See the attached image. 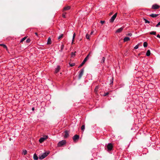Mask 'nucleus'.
Segmentation results:
<instances>
[{"mask_svg":"<svg viewBox=\"0 0 160 160\" xmlns=\"http://www.w3.org/2000/svg\"><path fill=\"white\" fill-rule=\"evenodd\" d=\"M92 52H89V53L87 57L84 59V60L81 64L79 65V67H80L82 66V65L85 63V62H86V61L88 60L89 58V56L91 54H92Z\"/></svg>","mask_w":160,"mask_h":160,"instance_id":"obj_1","label":"nucleus"},{"mask_svg":"<svg viewBox=\"0 0 160 160\" xmlns=\"http://www.w3.org/2000/svg\"><path fill=\"white\" fill-rule=\"evenodd\" d=\"M66 143V141L65 140H62L59 141L58 144V146L59 147H61L65 144Z\"/></svg>","mask_w":160,"mask_h":160,"instance_id":"obj_2","label":"nucleus"},{"mask_svg":"<svg viewBox=\"0 0 160 160\" xmlns=\"http://www.w3.org/2000/svg\"><path fill=\"white\" fill-rule=\"evenodd\" d=\"M48 153L45 152L39 157V159L42 160L45 158L48 154Z\"/></svg>","mask_w":160,"mask_h":160,"instance_id":"obj_3","label":"nucleus"},{"mask_svg":"<svg viewBox=\"0 0 160 160\" xmlns=\"http://www.w3.org/2000/svg\"><path fill=\"white\" fill-rule=\"evenodd\" d=\"M84 69L82 68L81 69L79 72V76H78V78L79 79H80L82 77V76L83 72H84Z\"/></svg>","mask_w":160,"mask_h":160,"instance_id":"obj_4","label":"nucleus"},{"mask_svg":"<svg viewBox=\"0 0 160 160\" xmlns=\"http://www.w3.org/2000/svg\"><path fill=\"white\" fill-rule=\"evenodd\" d=\"M117 15V13H115L113 16H112L109 20L110 22H112L115 19Z\"/></svg>","mask_w":160,"mask_h":160,"instance_id":"obj_5","label":"nucleus"},{"mask_svg":"<svg viewBox=\"0 0 160 160\" xmlns=\"http://www.w3.org/2000/svg\"><path fill=\"white\" fill-rule=\"evenodd\" d=\"M113 146L111 143H109L107 146L108 150V151H111L112 148Z\"/></svg>","mask_w":160,"mask_h":160,"instance_id":"obj_6","label":"nucleus"},{"mask_svg":"<svg viewBox=\"0 0 160 160\" xmlns=\"http://www.w3.org/2000/svg\"><path fill=\"white\" fill-rule=\"evenodd\" d=\"M160 8V6L158 5L157 4H154L152 5V9H158Z\"/></svg>","mask_w":160,"mask_h":160,"instance_id":"obj_7","label":"nucleus"},{"mask_svg":"<svg viewBox=\"0 0 160 160\" xmlns=\"http://www.w3.org/2000/svg\"><path fill=\"white\" fill-rule=\"evenodd\" d=\"M79 138V136L77 134L75 135L72 138L73 139L74 141L78 139Z\"/></svg>","mask_w":160,"mask_h":160,"instance_id":"obj_8","label":"nucleus"},{"mask_svg":"<svg viewBox=\"0 0 160 160\" xmlns=\"http://www.w3.org/2000/svg\"><path fill=\"white\" fill-rule=\"evenodd\" d=\"M60 67L59 66H58L55 69V73H57L60 70Z\"/></svg>","mask_w":160,"mask_h":160,"instance_id":"obj_9","label":"nucleus"},{"mask_svg":"<svg viewBox=\"0 0 160 160\" xmlns=\"http://www.w3.org/2000/svg\"><path fill=\"white\" fill-rule=\"evenodd\" d=\"M69 136V134L67 131H65V134L64 135V138H66Z\"/></svg>","mask_w":160,"mask_h":160,"instance_id":"obj_10","label":"nucleus"},{"mask_svg":"<svg viewBox=\"0 0 160 160\" xmlns=\"http://www.w3.org/2000/svg\"><path fill=\"white\" fill-rule=\"evenodd\" d=\"M130 38L128 37H125L123 39L124 42H126L130 40Z\"/></svg>","mask_w":160,"mask_h":160,"instance_id":"obj_11","label":"nucleus"},{"mask_svg":"<svg viewBox=\"0 0 160 160\" xmlns=\"http://www.w3.org/2000/svg\"><path fill=\"white\" fill-rule=\"evenodd\" d=\"M123 29V28L122 27L118 28L116 31V32L119 33L121 32L122 30Z\"/></svg>","mask_w":160,"mask_h":160,"instance_id":"obj_12","label":"nucleus"},{"mask_svg":"<svg viewBox=\"0 0 160 160\" xmlns=\"http://www.w3.org/2000/svg\"><path fill=\"white\" fill-rule=\"evenodd\" d=\"M158 14H155L152 13L151 14L150 16L152 18H155L158 16Z\"/></svg>","mask_w":160,"mask_h":160,"instance_id":"obj_13","label":"nucleus"},{"mask_svg":"<svg viewBox=\"0 0 160 160\" xmlns=\"http://www.w3.org/2000/svg\"><path fill=\"white\" fill-rule=\"evenodd\" d=\"M33 159L35 160H38V157L36 153H34L33 155Z\"/></svg>","mask_w":160,"mask_h":160,"instance_id":"obj_14","label":"nucleus"},{"mask_svg":"<svg viewBox=\"0 0 160 160\" xmlns=\"http://www.w3.org/2000/svg\"><path fill=\"white\" fill-rule=\"evenodd\" d=\"M51 43V40L50 38H49L48 40L47 44H50Z\"/></svg>","mask_w":160,"mask_h":160,"instance_id":"obj_15","label":"nucleus"},{"mask_svg":"<svg viewBox=\"0 0 160 160\" xmlns=\"http://www.w3.org/2000/svg\"><path fill=\"white\" fill-rule=\"evenodd\" d=\"M70 8V6H68L66 7H65L63 8V11L64 10H69Z\"/></svg>","mask_w":160,"mask_h":160,"instance_id":"obj_16","label":"nucleus"},{"mask_svg":"<svg viewBox=\"0 0 160 160\" xmlns=\"http://www.w3.org/2000/svg\"><path fill=\"white\" fill-rule=\"evenodd\" d=\"M150 54L151 52L150 50H148L146 54V56H149L150 55Z\"/></svg>","mask_w":160,"mask_h":160,"instance_id":"obj_17","label":"nucleus"},{"mask_svg":"<svg viewBox=\"0 0 160 160\" xmlns=\"http://www.w3.org/2000/svg\"><path fill=\"white\" fill-rule=\"evenodd\" d=\"M45 139L44 138H43V137H42L39 140V142H40V143H42V142H44V141L45 140Z\"/></svg>","mask_w":160,"mask_h":160,"instance_id":"obj_18","label":"nucleus"},{"mask_svg":"<svg viewBox=\"0 0 160 160\" xmlns=\"http://www.w3.org/2000/svg\"><path fill=\"white\" fill-rule=\"evenodd\" d=\"M156 32L155 31H152L150 32V34L152 35H155Z\"/></svg>","mask_w":160,"mask_h":160,"instance_id":"obj_19","label":"nucleus"},{"mask_svg":"<svg viewBox=\"0 0 160 160\" xmlns=\"http://www.w3.org/2000/svg\"><path fill=\"white\" fill-rule=\"evenodd\" d=\"M0 46H2L4 48L7 49V48L6 45L4 44H0Z\"/></svg>","mask_w":160,"mask_h":160,"instance_id":"obj_20","label":"nucleus"},{"mask_svg":"<svg viewBox=\"0 0 160 160\" xmlns=\"http://www.w3.org/2000/svg\"><path fill=\"white\" fill-rule=\"evenodd\" d=\"M143 20L145 21V22L146 23H150V22L145 18H144Z\"/></svg>","mask_w":160,"mask_h":160,"instance_id":"obj_21","label":"nucleus"},{"mask_svg":"<svg viewBox=\"0 0 160 160\" xmlns=\"http://www.w3.org/2000/svg\"><path fill=\"white\" fill-rule=\"evenodd\" d=\"M27 150H24L23 151V152H22V154L24 155H25L27 154Z\"/></svg>","mask_w":160,"mask_h":160,"instance_id":"obj_22","label":"nucleus"},{"mask_svg":"<svg viewBox=\"0 0 160 160\" xmlns=\"http://www.w3.org/2000/svg\"><path fill=\"white\" fill-rule=\"evenodd\" d=\"M110 84H112L113 83V78L112 77V78H111V79L110 80Z\"/></svg>","mask_w":160,"mask_h":160,"instance_id":"obj_23","label":"nucleus"},{"mask_svg":"<svg viewBox=\"0 0 160 160\" xmlns=\"http://www.w3.org/2000/svg\"><path fill=\"white\" fill-rule=\"evenodd\" d=\"M105 60V58L104 57H102L101 61V63H103L104 62Z\"/></svg>","mask_w":160,"mask_h":160,"instance_id":"obj_24","label":"nucleus"},{"mask_svg":"<svg viewBox=\"0 0 160 160\" xmlns=\"http://www.w3.org/2000/svg\"><path fill=\"white\" fill-rule=\"evenodd\" d=\"M147 45H148V44H147V43L145 42H144V43H143V46L144 47H147Z\"/></svg>","mask_w":160,"mask_h":160,"instance_id":"obj_25","label":"nucleus"},{"mask_svg":"<svg viewBox=\"0 0 160 160\" xmlns=\"http://www.w3.org/2000/svg\"><path fill=\"white\" fill-rule=\"evenodd\" d=\"M85 125H82L81 127V129L82 130V131H84V130L85 129Z\"/></svg>","mask_w":160,"mask_h":160,"instance_id":"obj_26","label":"nucleus"},{"mask_svg":"<svg viewBox=\"0 0 160 160\" xmlns=\"http://www.w3.org/2000/svg\"><path fill=\"white\" fill-rule=\"evenodd\" d=\"M75 37V33H74L73 34V37H72V43H73V42L74 41V38Z\"/></svg>","mask_w":160,"mask_h":160,"instance_id":"obj_27","label":"nucleus"},{"mask_svg":"<svg viewBox=\"0 0 160 160\" xmlns=\"http://www.w3.org/2000/svg\"><path fill=\"white\" fill-rule=\"evenodd\" d=\"M64 48V45L63 44H62L61 46V50L60 51L62 52Z\"/></svg>","mask_w":160,"mask_h":160,"instance_id":"obj_28","label":"nucleus"},{"mask_svg":"<svg viewBox=\"0 0 160 160\" xmlns=\"http://www.w3.org/2000/svg\"><path fill=\"white\" fill-rule=\"evenodd\" d=\"M63 36V34H61L58 37V39H60V38H62V37Z\"/></svg>","mask_w":160,"mask_h":160,"instance_id":"obj_29","label":"nucleus"},{"mask_svg":"<svg viewBox=\"0 0 160 160\" xmlns=\"http://www.w3.org/2000/svg\"><path fill=\"white\" fill-rule=\"evenodd\" d=\"M86 38L87 39H89V38H90V36H89V35L88 34H87L86 35Z\"/></svg>","mask_w":160,"mask_h":160,"instance_id":"obj_30","label":"nucleus"},{"mask_svg":"<svg viewBox=\"0 0 160 160\" xmlns=\"http://www.w3.org/2000/svg\"><path fill=\"white\" fill-rule=\"evenodd\" d=\"M26 38V37H24L21 40V41H20V42H22L23 41H24Z\"/></svg>","mask_w":160,"mask_h":160,"instance_id":"obj_31","label":"nucleus"},{"mask_svg":"<svg viewBox=\"0 0 160 160\" xmlns=\"http://www.w3.org/2000/svg\"><path fill=\"white\" fill-rule=\"evenodd\" d=\"M71 55L72 57H74L75 56V52H72Z\"/></svg>","mask_w":160,"mask_h":160,"instance_id":"obj_32","label":"nucleus"},{"mask_svg":"<svg viewBox=\"0 0 160 160\" xmlns=\"http://www.w3.org/2000/svg\"><path fill=\"white\" fill-rule=\"evenodd\" d=\"M43 138H44L45 140L48 138V136L47 135H45L43 136Z\"/></svg>","mask_w":160,"mask_h":160,"instance_id":"obj_33","label":"nucleus"},{"mask_svg":"<svg viewBox=\"0 0 160 160\" xmlns=\"http://www.w3.org/2000/svg\"><path fill=\"white\" fill-rule=\"evenodd\" d=\"M70 65V66L72 67L75 65V63H72L71 64L69 63Z\"/></svg>","mask_w":160,"mask_h":160,"instance_id":"obj_34","label":"nucleus"},{"mask_svg":"<svg viewBox=\"0 0 160 160\" xmlns=\"http://www.w3.org/2000/svg\"><path fill=\"white\" fill-rule=\"evenodd\" d=\"M132 34L131 33H128L127 34V35H128V36H132Z\"/></svg>","mask_w":160,"mask_h":160,"instance_id":"obj_35","label":"nucleus"},{"mask_svg":"<svg viewBox=\"0 0 160 160\" xmlns=\"http://www.w3.org/2000/svg\"><path fill=\"white\" fill-rule=\"evenodd\" d=\"M30 39H27L26 41V42L27 43H28L30 42Z\"/></svg>","mask_w":160,"mask_h":160,"instance_id":"obj_36","label":"nucleus"},{"mask_svg":"<svg viewBox=\"0 0 160 160\" xmlns=\"http://www.w3.org/2000/svg\"><path fill=\"white\" fill-rule=\"evenodd\" d=\"M160 25V21L159 22L158 24H157L156 25V27H158Z\"/></svg>","mask_w":160,"mask_h":160,"instance_id":"obj_37","label":"nucleus"},{"mask_svg":"<svg viewBox=\"0 0 160 160\" xmlns=\"http://www.w3.org/2000/svg\"><path fill=\"white\" fill-rule=\"evenodd\" d=\"M66 14V13H63L62 15V17L63 18H66V16H65V14Z\"/></svg>","mask_w":160,"mask_h":160,"instance_id":"obj_38","label":"nucleus"},{"mask_svg":"<svg viewBox=\"0 0 160 160\" xmlns=\"http://www.w3.org/2000/svg\"><path fill=\"white\" fill-rule=\"evenodd\" d=\"M138 48V46L137 45H136L134 48L135 49H137Z\"/></svg>","mask_w":160,"mask_h":160,"instance_id":"obj_39","label":"nucleus"},{"mask_svg":"<svg viewBox=\"0 0 160 160\" xmlns=\"http://www.w3.org/2000/svg\"><path fill=\"white\" fill-rule=\"evenodd\" d=\"M105 22V21H100V23L102 24H103Z\"/></svg>","mask_w":160,"mask_h":160,"instance_id":"obj_40","label":"nucleus"},{"mask_svg":"<svg viewBox=\"0 0 160 160\" xmlns=\"http://www.w3.org/2000/svg\"><path fill=\"white\" fill-rule=\"evenodd\" d=\"M109 94V93L107 92H106V93H105L104 94V96H106L107 95H108V94Z\"/></svg>","mask_w":160,"mask_h":160,"instance_id":"obj_41","label":"nucleus"},{"mask_svg":"<svg viewBox=\"0 0 160 160\" xmlns=\"http://www.w3.org/2000/svg\"><path fill=\"white\" fill-rule=\"evenodd\" d=\"M157 37L160 38V35L159 34H158L157 36Z\"/></svg>","mask_w":160,"mask_h":160,"instance_id":"obj_42","label":"nucleus"},{"mask_svg":"<svg viewBox=\"0 0 160 160\" xmlns=\"http://www.w3.org/2000/svg\"><path fill=\"white\" fill-rule=\"evenodd\" d=\"M34 110V107L32 108V110L33 111Z\"/></svg>","mask_w":160,"mask_h":160,"instance_id":"obj_43","label":"nucleus"},{"mask_svg":"<svg viewBox=\"0 0 160 160\" xmlns=\"http://www.w3.org/2000/svg\"><path fill=\"white\" fill-rule=\"evenodd\" d=\"M93 33V31L91 32L90 34H92Z\"/></svg>","mask_w":160,"mask_h":160,"instance_id":"obj_44","label":"nucleus"},{"mask_svg":"<svg viewBox=\"0 0 160 160\" xmlns=\"http://www.w3.org/2000/svg\"><path fill=\"white\" fill-rule=\"evenodd\" d=\"M35 34L37 36L38 35V34L37 32H35Z\"/></svg>","mask_w":160,"mask_h":160,"instance_id":"obj_45","label":"nucleus"}]
</instances>
